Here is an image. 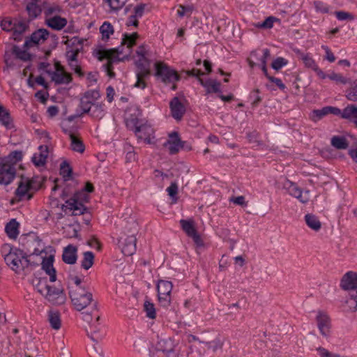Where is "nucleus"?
<instances>
[{
	"instance_id": "nucleus-1",
	"label": "nucleus",
	"mask_w": 357,
	"mask_h": 357,
	"mask_svg": "<svg viewBox=\"0 0 357 357\" xmlns=\"http://www.w3.org/2000/svg\"><path fill=\"white\" fill-rule=\"evenodd\" d=\"M340 287L347 292L341 301L342 307L347 312L357 310V271L350 270L343 274L340 280Z\"/></svg>"
},
{
	"instance_id": "nucleus-2",
	"label": "nucleus",
	"mask_w": 357,
	"mask_h": 357,
	"mask_svg": "<svg viewBox=\"0 0 357 357\" xmlns=\"http://www.w3.org/2000/svg\"><path fill=\"white\" fill-rule=\"evenodd\" d=\"M22 157V152L14 151L6 158L0 159V183L8 185L12 182L16 174V164Z\"/></svg>"
},
{
	"instance_id": "nucleus-3",
	"label": "nucleus",
	"mask_w": 357,
	"mask_h": 357,
	"mask_svg": "<svg viewBox=\"0 0 357 357\" xmlns=\"http://www.w3.org/2000/svg\"><path fill=\"white\" fill-rule=\"evenodd\" d=\"M127 126L132 129L138 139H144L148 144L155 142L154 130L146 121L139 119L138 115H131L126 119Z\"/></svg>"
},
{
	"instance_id": "nucleus-4",
	"label": "nucleus",
	"mask_w": 357,
	"mask_h": 357,
	"mask_svg": "<svg viewBox=\"0 0 357 357\" xmlns=\"http://www.w3.org/2000/svg\"><path fill=\"white\" fill-rule=\"evenodd\" d=\"M5 261L10 268L17 273L22 272L26 275L31 269L32 264L30 259L26 257L22 250L17 248H11L8 253L5 255Z\"/></svg>"
},
{
	"instance_id": "nucleus-5",
	"label": "nucleus",
	"mask_w": 357,
	"mask_h": 357,
	"mask_svg": "<svg viewBox=\"0 0 357 357\" xmlns=\"http://www.w3.org/2000/svg\"><path fill=\"white\" fill-rule=\"evenodd\" d=\"M70 300L78 310L86 308L89 304H93V308L97 309L98 304L93 298V294L89 290H86L82 286H71L69 291Z\"/></svg>"
},
{
	"instance_id": "nucleus-6",
	"label": "nucleus",
	"mask_w": 357,
	"mask_h": 357,
	"mask_svg": "<svg viewBox=\"0 0 357 357\" xmlns=\"http://www.w3.org/2000/svg\"><path fill=\"white\" fill-rule=\"evenodd\" d=\"M37 291L52 304H63L66 296L61 289L49 286L46 281L40 280L36 284Z\"/></svg>"
},
{
	"instance_id": "nucleus-7",
	"label": "nucleus",
	"mask_w": 357,
	"mask_h": 357,
	"mask_svg": "<svg viewBox=\"0 0 357 357\" xmlns=\"http://www.w3.org/2000/svg\"><path fill=\"white\" fill-rule=\"evenodd\" d=\"M137 54L141 58L137 61L138 70L137 71V79L135 86L145 88V78L151 73L150 63L146 58V50L144 46L138 47Z\"/></svg>"
},
{
	"instance_id": "nucleus-8",
	"label": "nucleus",
	"mask_w": 357,
	"mask_h": 357,
	"mask_svg": "<svg viewBox=\"0 0 357 357\" xmlns=\"http://www.w3.org/2000/svg\"><path fill=\"white\" fill-rule=\"evenodd\" d=\"M123 52L122 47L117 49H103V50H98L96 53L98 59L102 60L106 58L107 63L104 65V68L107 71L110 77L115 76V73L112 70V63L116 60H119V55Z\"/></svg>"
},
{
	"instance_id": "nucleus-9",
	"label": "nucleus",
	"mask_w": 357,
	"mask_h": 357,
	"mask_svg": "<svg viewBox=\"0 0 357 357\" xmlns=\"http://www.w3.org/2000/svg\"><path fill=\"white\" fill-rule=\"evenodd\" d=\"M137 237L130 236L121 224V233L118 238L119 245L121 247V251L125 255H132L137 249Z\"/></svg>"
},
{
	"instance_id": "nucleus-10",
	"label": "nucleus",
	"mask_w": 357,
	"mask_h": 357,
	"mask_svg": "<svg viewBox=\"0 0 357 357\" xmlns=\"http://www.w3.org/2000/svg\"><path fill=\"white\" fill-rule=\"evenodd\" d=\"M155 75L160 77L165 83H174L179 80L180 75L177 71L169 68L165 62H156L155 64Z\"/></svg>"
},
{
	"instance_id": "nucleus-11",
	"label": "nucleus",
	"mask_w": 357,
	"mask_h": 357,
	"mask_svg": "<svg viewBox=\"0 0 357 357\" xmlns=\"http://www.w3.org/2000/svg\"><path fill=\"white\" fill-rule=\"evenodd\" d=\"M173 284L172 282L160 280L157 283L158 301L163 307H168L171 303Z\"/></svg>"
},
{
	"instance_id": "nucleus-12",
	"label": "nucleus",
	"mask_w": 357,
	"mask_h": 357,
	"mask_svg": "<svg viewBox=\"0 0 357 357\" xmlns=\"http://www.w3.org/2000/svg\"><path fill=\"white\" fill-rule=\"evenodd\" d=\"M180 225L187 235L192 238L194 243L197 245V247H202V245H204V243L203 242L200 234H199L197 231L195 222L192 220H181Z\"/></svg>"
},
{
	"instance_id": "nucleus-13",
	"label": "nucleus",
	"mask_w": 357,
	"mask_h": 357,
	"mask_svg": "<svg viewBox=\"0 0 357 357\" xmlns=\"http://www.w3.org/2000/svg\"><path fill=\"white\" fill-rule=\"evenodd\" d=\"M31 181L28 178H22L18 185L17 190H15V199L18 201H23V199H30L32 198L33 193L31 192Z\"/></svg>"
},
{
	"instance_id": "nucleus-14",
	"label": "nucleus",
	"mask_w": 357,
	"mask_h": 357,
	"mask_svg": "<svg viewBox=\"0 0 357 357\" xmlns=\"http://www.w3.org/2000/svg\"><path fill=\"white\" fill-rule=\"evenodd\" d=\"M52 79L57 84H67L72 80V75L65 71L59 62L55 63V70L51 73Z\"/></svg>"
},
{
	"instance_id": "nucleus-15",
	"label": "nucleus",
	"mask_w": 357,
	"mask_h": 357,
	"mask_svg": "<svg viewBox=\"0 0 357 357\" xmlns=\"http://www.w3.org/2000/svg\"><path fill=\"white\" fill-rule=\"evenodd\" d=\"M298 57L300 59H302L305 67H308V68H311L314 71L316 72L317 75L321 79H326L327 77V74L324 73L322 69L319 68L315 59H312L310 54H305V53H302L300 50H298Z\"/></svg>"
},
{
	"instance_id": "nucleus-16",
	"label": "nucleus",
	"mask_w": 357,
	"mask_h": 357,
	"mask_svg": "<svg viewBox=\"0 0 357 357\" xmlns=\"http://www.w3.org/2000/svg\"><path fill=\"white\" fill-rule=\"evenodd\" d=\"M286 189L291 195L297 198L301 202H308L310 199L309 190H305L303 192V190H301L295 183L289 181L286 184Z\"/></svg>"
},
{
	"instance_id": "nucleus-17",
	"label": "nucleus",
	"mask_w": 357,
	"mask_h": 357,
	"mask_svg": "<svg viewBox=\"0 0 357 357\" xmlns=\"http://www.w3.org/2000/svg\"><path fill=\"white\" fill-rule=\"evenodd\" d=\"M317 326L323 335H328L331 331V318L326 314L319 311L317 315Z\"/></svg>"
},
{
	"instance_id": "nucleus-18",
	"label": "nucleus",
	"mask_w": 357,
	"mask_h": 357,
	"mask_svg": "<svg viewBox=\"0 0 357 357\" xmlns=\"http://www.w3.org/2000/svg\"><path fill=\"white\" fill-rule=\"evenodd\" d=\"M68 208L72 211L73 215H80V214H84L86 208L83 205L82 202H79L76 197H73V199L67 200V202L62 205V209L64 210V211H67Z\"/></svg>"
},
{
	"instance_id": "nucleus-19",
	"label": "nucleus",
	"mask_w": 357,
	"mask_h": 357,
	"mask_svg": "<svg viewBox=\"0 0 357 357\" xmlns=\"http://www.w3.org/2000/svg\"><path fill=\"white\" fill-rule=\"evenodd\" d=\"M165 145L168 147L169 153L174 154L181 149V146H184V143L181 140L178 132H171Z\"/></svg>"
},
{
	"instance_id": "nucleus-20",
	"label": "nucleus",
	"mask_w": 357,
	"mask_h": 357,
	"mask_svg": "<svg viewBox=\"0 0 357 357\" xmlns=\"http://www.w3.org/2000/svg\"><path fill=\"white\" fill-rule=\"evenodd\" d=\"M189 73L190 75H197L198 76V79L201 84L205 86L207 89L208 92H218L220 89V84L218 82V81H215V79H207V81H204L200 78V75H202V71L199 70V69H192V71H190Z\"/></svg>"
},
{
	"instance_id": "nucleus-21",
	"label": "nucleus",
	"mask_w": 357,
	"mask_h": 357,
	"mask_svg": "<svg viewBox=\"0 0 357 357\" xmlns=\"http://www.w3.org/2000/svg\"><path fill=\"white\" fill-rule=\"evenodd\" d=\"M170 109L172 116L176 120H181L185 112V106L178 97L172 98L171 100Z\"/></svg>"
},
{
	"instance_id": "nucleus-22",
	"label": "nucleus",
	"mask_w": 357,
	"mask_h": 357,
	"mask_svg": "<svg viewBox=\"0 0 357 357\" xmlns=\"http://www.w3.org/2000/svg\"><path fill=\"white\" fill-rule=\"evenodd\" d=\"M121 223L128 234L137 236L139 230V226L135 216H132V215H130L129 217H126L123 218Z\"/></svg>"
},
{
	"instance_id": "nucleus-23",
	"label": "nucleus",
	"mask_w": 357,
	"mask_h": 357,
	"mask_svg": "<svg viewBox=\"0 0 357 357\" xmlns=\"http://www.w3.org/2000/svg\"><path fill=\"white\" fill-rule=\"evenodd\" d=\"M50 33L47 29H38L32 33L29 40H26L24 45H38L47 39Z\"/></svg>"
},
{
	"instance_id": "nucleus-24",
	"label": "nucleus",
	"mask_w": 357,
	"mask_h": 357,
	"mask_svg": "<svg viewBox=\"0 0 357 357\" xmlns=\"http://www.w3.org/2000/svg\"><path fill=\"white\" fill-rule=\"evenodd\" d=\"M43 10L45 14V22L47 26L51 27V18H54L56 13H61V8L57 4H51V3H43Z\"/></svg>"
},
{
	"instance_id": "nucleus-25",
	"label": "nucleus",
	"mask_w": 357,
	"mask_h": 357,
	"mask_svg": "<svg viewBox=\"0 0 357 357\" xmlns=\"http://www.w3.org/2000/svg\"><path fill=\"white\" fill-rule=\"evenodd\" d=\"M42 268L49 275L50 282H55L56 280V271L54 267L53 255H50L47 258H43Z\"/></svg>"
},
{
	"instance_id": "nucleus-26",
	"label": "nucleus",
	"mask_w": 357,
	"mask_h": 357,
	"mask_svg": "<svg viewBox=\"0 0 357 357\" xmlns=\"http://www.w3.org/2000/svg\"><path fill=\"white\" fill-rule=\"evenodd\" d=\"M0 123L3 125L6 129H14L15 125L10 112L0 103Z\"/></svg>"
},
{
	"instance_id": "nucleus-27",
	"label": "nucleus",
	"mask_w": 357,
	"mask_h": 357,
	"mask_svg": "<svg viewBox=\"0 0 357 357\" xmlns=\"http://www.w3.org/2000/svg\"><path fill=\"white\" fill-rule=\"evenodd\" d=\"M48 156L47 146H40L39 151L34 153L32 157V161L36 166L44 165Z\"/></svg>"
},
{
	"instance_id": "nucleus-28",
	"label": "nucleus",
	"mask_w": 357,
	"mask_h": 357,
	"mask_svg": "<svg viewBox=\"0 0 357 357\" xmlns=\"http://www.w3.org/2000/svg\"><path fill=\"white\" fill-rule=\"evenodd\" d=\"M77 249L76 246H74V245H68L66 248H64L62 255L63 260H64L66 263L73 264V263H75L77 258Z\"/></svg>"
},
{
	"instance_id": "nucleus-29",
	"label": "nucleus",
	"mask_w": 357,
	"mask_h": 357,
	"mask_svg": "<svg viewBox=\"0 0 357 357\" xmlns=\"http://www.w3.org/2000/svg\"><path fill=\"white\" fill-rule=\"evenodd\" d=\"M305 221L307 226L314 231H319L322 227V222L319 217L316 216V215H312V213H307L305 215Z\"/></svg>"
},
{
	"instance_id": "nucleus-30",
	"label": "nucleus",
	"mask_w": 357,
	"mask_h": 357,
	"mask_svg": "<svg viewBox=\"0 0 357 357\" xmlns=\"http://www.w3.org/2000/svg\"><path fill=\"white\" fill-rule=\"evenodd\" d=\"M28 22L26 20H18L15 18L13 20V35L14 38L17 39L18 35L24 33L28 29Z\"/></svg>"
},
{
	"instance_id": "nucleus-31",
	"label": "nucleus",
	"mask_w": 357,
	"mask_h": 357,
	"mask_svg": "<svg viewBox=\"0 0 357 357\" xmlns=\"http://www.w3.org/2000/svg\"><path fill=\"white\" fill-rule=\"evenodd\" d=\"M344 119L351 120L357 126V106L356 105H349L342 110Z\"/></svg>"
},
{
	"instance_id": "nucleus-32",
	"label": "nucleus",
	"mask_w": 357,
	"mask_h": 357,
	"mask_svg": "<svg viewBox=\"0 0 357 357\" xmlns=\"http://www.w3.org/2000/svg\"><path fill=\"white\" fill-rule=\"evenodd\" d=\"M67 20L65 17H61L60 13H55L53 18L50 19V27L54 30H61L67 24Z\"/></svg>"
},
{
	"instance_id": "nucleus-33",
	"label": "nucleus",
	"mask_w": 357,
	"mask_h": 357,
	"mask_svg": "<svg viewBox=\"0 0 357 357\" xmlns=\"http://www.w3.org/2000/svg\"><path fill=\"white\" fill-rule=\"evenodd\" d=\"M139 36L138 33H132L131 34H128V33H125L123 34L121 45H126L128 48V52H130V48L132 45H135L136 40Z\"/></svg>"
},
{
	"instance_id": "nucleus-34",
	"label": "nucleus",
	"mask_w": 357,
	"mask_h": 357,
	"mask_svg": "<svg viewBox=\"0 0 357 357\" xmlns=\"http://www.w3.org/2000/svg\"><path fill=\"white\" fill-rule=\"evenodd\" d=\"M48 320L54 329H59L61 326V314L59 311H49Z\"/></svg>"
},
{
	"instance_id": "nucleus-35",
	"label": "nucleus",
	"mask_w": 357,
	"mask_h": 357,
	"mask_svg": "<svg viewBox=\"0 0 357 357\" xmlns=\"http://www.w3.org/2000/svg\"><path fill=\"white\" fill-rule=\"evenodd\" d=\"M69 137L71 142V149H73V151H79L80 153H82V151H84L85 149V146L82 140L78 138V137H76L75 134H72V132H70Z\"/></svg>"
},
{
	"instance_id": "nucleus-36",
	"label": "nucleus",
	"mask_w": 357,
	"mask_h": 357,
	"mask_svg": "<svg viewBox=\"0 0 357 357\" xmlns=\"http://www.w3.org/2000/svg\"><path fill=\"white\" fill-rule=\"evenodd\" d=\"M43 8L40 4L34 3L33 0L26 5V11L31 18H36V17H38V15L40 14Z\"/></svg>"
},
{
	"instance_id": "nucleus-37",
	"label": "nucleus",
	"mask_w": 357,
	"mask_h": 357,
	"mask_svg": "<svg viewBox=\"0 0 357 357\" xmlns=\"http://www.w3.org/2000/svg\"><path fill=\"white\" fill-rule=\"evenodd\" d=\"M19 222L16 220H11L6 226L5 230L10 238L17 236Z\"/></svg>"
},
{
	"instance_id": "nucleus-38",
	"label": "nucleus",
	"mask_w": 357,
	"mask_h": 357,
	"mask_svg": "<svg viewBox=\"0 0 357 357\" xmlns=\"http://www.w3.org/2000/svg\"><path fill=\"white\" fill-rule=\"evenodd\" d=\"M331 144L337 149H347L349 143L344 137H333L331 139Z\"/></svg>"
},
{
	"instance_id": "nucleus-39",
	"label": "nucleus",
	"mask_w": 357,
	"mask_h": 357,
	"mask_svg": "<svg viewBox=\"0 0 357 357\" xmlns=\"http://www.w3.org/2000/svg\"><path fill=\"white\" fill-rule=\"evenodd\" d=\"M94 257L93 252H85L82 259V267L85 270H89L94 263Z\"/></svg>"
},
{
	"instance_id": "nucleus-40",
	"label": "nucleus",
	"mask_w": 357,
	"mask_h": 357,
	"mask_svg": "<svg viewBox=\"0 0 357 357\" xmlns=\"http://www.w3.org/2000/svg\"><path fill=\"white\" fill-rule=\"evenodd\" d=\"M328 77H329L331 80H334L336 83H342V84H347V83L351 82L349 78H346L342 74L335 73V71H331V73L328 74Z\"/></svg>"
},
{
	"instance_id": "nucleus-41",
	"label": "nucleus",
	"mask_w": 357,
	"mask_h": 357,
	"mask_svg": "<svg viewBox=\"0 0 357 357\" xmlns=\"http://www.w3.org/2000/svg\"><path fill=\"white\" fill-rule=\"evenodd\" d=\"M13 52L15 54V56L20 59L29 60L31 56L27 50L22 49V47H20V46H13Z\"/></svg>"
},
{
	"instance_id": "nucleus-42",
	"label": "nucleus",
	"mask_w": 357,
	"mask_h": 357,
	"mask_svg": "<svg viewBox=\"0 0 357 357\" xmlns=\"http://www.w3.org/2000/svg\"><path fill=\"white\" fill-rule=\"evenodd\" d=\"M172 344V339H160L157 343V348L159 350H162L166 354L167 357H168V353L169 351V346Z\"/></svg>"
},
{
	"instance_id": "nucleus-43",
	"label": "nucleus",
	"mask_w": 357,
	"mask_h": 357,
	"mask_svg": "<svg viewBox=\"0 0 357 357\" xmlns=\"http://www.w3.org/2000/svg\"><path fill=\"white\" fill-rule=\"evenodd\" d=\"M144 307L148 317H150V319H155L156 317V309L153 303H151L150 301H145Z\"/></svg>"
},
{
	"instance_id": "nucleus-44",
	"label": "nucleus",
	"mask_w": 357,
	"mask_h": 357,
	"mask_svg": "<svg viewBox=\"0 0 357 357\" xmlns=\"http://www.w3.org/2000/svg\"><path fill=\"white\" fill-rule=\"evenodd\" d=\"M271 55V52L269 49H264L263 54L261 58L260 59V61L261 63V70L265 73V75L268 77V70H267V61Z\"/></svg>"
},
{
	"instance_id": "nucleus-45",
	"label": "nucleus",
	"mask_w": 357,
	"mask_h": 357,
	"mask_svg": "<svg viewBox=\"0 0 357 357\" xmlns=\"http://www.w3.org/2000/svg\"><path fill=\"white\" fill-rule=\"evenodd\" d=\"M193 9L192 6H179L177 10V14L179 17H184V15L190 17Z\"/></svg>"
},
{
	"instance_id": "nucleus-46",
	"label": "nucleus",
	"mask_w": 357,
	"mask_h": 357,
	"mask_svg": "<svg viewBox=\"0 0 357 357\" xmlns=\"http://www.w3.org/2000/svg\"><path fill=\"white\" fill-rule=\"evenodd\" d=\"M100 31L103 38H109L110 33H114V29L110 22H103L100 26Z\"/></svg>"
},
{
	"instance_id": "nucleus-47",
	"label": "nucleus",
	"mask_w": 357,
	"mask_h": 357,
	"mask_svg": "<svg viewBox=\"0 0 357 357\" xmlns=\"http://www.w3.org/2000/svg\"><path fill=\"white\" fill-rule=\"evenodd\" d=\"M319 357H347L340 355V354H334L331 352L328 349H324V347H318L317 349Z\"/></svg>"
},
{
	"instance_id": "nucleus-48",
	"label": "nucleus",
	"mask_w": 357,
	"mask_h": 357,
	"mask_svg": "<svg viewBox=\"0 0 357 357\" xmlns=\"http://www.w3.org/2000/svg\"><path fill=\"white\" fill-rule=\"evenodd\" d=\"M328 113H329L328 106H326V107H323L321 110H314L312 112L311 118L314 121H317V120H320V119H322V117L328 114Z\"/></svg>"
},
{
	"instance_id": "nucleus-49",
	"label": "nucleus",
	"mask_w": 357,
	"mask_h": 357,
	"mask_svg": "<svg viewBox=\"0 0 357 357\" xmlns=\"http://www.w3.org/2000/svg\"><path fill=\"white\" fill-rule=\"evenodd\" d=\"M206 344L207 348L215 351V350L221 349V348H222L223 342H222L221 339H219V337H216V339H214L211 342H208Z\"/></svg>"
},
{
	"instance_id": "nucleus-50",
	"label": "nucleus",
	"mask_w": 357,
	"mask_h": 357,
	"mask_svg": "<svg viewBox=\"0 0 357 357\" xmlns=\"http://www.w3.org/2000/svg\"><path fill=\"white\" fill-rule=\"evenodd\" d=\"M1 26L3 30L13 31L14 33V20L11 18H5L1 21Z\"/></svg>"
},
{
	"instance_id": "nucleus-51",
	"label": "nucleus",
	"mask_w": 357,
	"mask_h": 357,
	"mask_svg": "<svg viewBox=\"0 0 357 357\" xmlns=\"http://www.w3.org/2000/svg\"><path fill=\"white\" fill-rule=\"evenodd\" d=\"M91 114L94 117L100 119L104 114V109L102 105H98V103H92Z\"/></svg>"
},
{
	"instance_id": "nucleus-52",
	"label": "nucleus",
	"mask_w": 357,
	"mask_h": 357,
	"mask_svg": "<svg viewBox=\"0 0 357 357\" xmlns=\"http://www.w3.org/2000/svg\"><path fill=\"white\" fill-rule=\"evenodd\" d=\"M169 195L172 198L173 201H177L176 195L178 192V186L177 183H172V184L167 188Z\"/></svg>"
},
{
	"instance_id": "nucleus-53",
	"label": "nucleus",
	"mask_w": 357,
	"mask_h": 357,
	"mask_svg": "<svg viewBox=\"0 0 357 357\" xmlns=\"http://www.w3.org/2000/svg\"><path fill=\"white\" fill-rule=\"evenodd\" d=\"M60 173L63 176H70L72 168L68 162H62L60 166Z\"/></svg>"
},
{
	"instance_id": "nucleus-54",
	"label": "nucleus",
	"mask_w": 357,
	"mask_h": 357,
	"mask_svg": "<svg viewBox=\"0 0 357 357\" xmlns=\"http://www.w3.org/2000/svg\"><path fill=\"white\" fill-rule=\"evenodd\" d=\"M127 0H107L109 6L112 10H119L124 6Z\"/></svg>"
},
{
	"instance_id": "nucleus-55",
	"label": "nucleus",
	"mask_w": 357,
	"mask_h": 357,
	"mask_svg": "<svg viewBox=\"0 0 357 357\" xmlns=\"http://www.w3.org/2000/svg\"><path fill=\"white\" fill-rule=\"evenodd\" d=\"M337 18L340 19V20H352V19H354V15L352 13H349V12H345V10H337V12L335 13Z\"/></svg>"
},
{
	"instance_id": "nucleus-56",
	"label": "nucleus",
	"mask_w": 357,
	"mask_h": 357,
	"mask_svg": "<svg viewBox=\"0 0 357 357\" xmlns=\"http://www.w3.org/2000/svg\"><path fill=\"white\" fill-rule=\"evenodd\" d=\"M346 97L352 101H357V85L347 90Z\"/></svg>"
},
{
	"instance_id": "nucleus-57",
	"label": "nucleus",
	"mask_w": 357,
	"mask_h": 357,
	"mask_svg": "<svg viewBox=\"0 0 357 357\" xmlns=\"http://www.w3.org/2000/svg\"><path fill=\"white\" fill-rule=\"evenodd\" d=\"M287 63H288L287 59H283V57H278L272 62V68L275 70H280V68H282Z\"/></svg>"
},
{
	"instance_id": "nucleus-58",
	"label": "nucleus",
	"mask_w": 357,
	"mask_h": 357,
	"mask_svg": "<svg viewBox=\"0 0 357 357\" xmlns=\"http://www.w3.org/2000/svg\"><path fill=\"white\" fill-rule=\"evenodd\" d=\"M167 357H183V354H181L180 349L176 351L174 349V343L171 339V344L169 346V350L167 353Z\"/></svg>"
},
{
	"instance_id": "nucleus-59",
	"label": "nucleus",
	"mask_w": 357,
	"mask_h": 357,
	"mask_svg": "<svg viewBox=\"0 0 357 357\" xmlns=\"http://www.w3.org/2000/svg\"><path fill=\"white\" fill-rule=\"evenodd\" d=\"M92 104L90 100H88V99H83L82 100V107L84 111V112H91L92 109Z\"/></svg>"
},
{
	"instance_id": "nucleus-60",
	"label": "nucleus",
	"mask_w": 357,
	"mask_h": 357,
	"mask_svg": "<svg viewBox=\"0 0 357 357\" xmlns=\"http://www.w3.org/2000/svg\"><path fill=\"white\" fill-rule=\"evenodd\" d=\"M79 54L78 50H75V52H68L67 58L69 61V66H73V62L75 61L76 58Z\"/></svg>"
},
{
	"instance_id": "nucleus-61",
	"label": "nucleus",
	"mask_w": 357,
	"mask_h": 357,
	"mask_svg": "<svg viewBox=\"0 0 357 357\" xmlns=\"http://www.w3.org/2000/svg\"><path fill=\"white\" fill-rule=\"evenodd\" d=\"M314 6L318 11H321L322 13H328L329 11L328 6H326L322 1H316Z\"/></svg>"
},
{
	"instance_id": "nucleus-62",
	"label": "nucleus",
	"mask_w": 357,
	"mask_h": 357,
	"mask_svg": "<svg viewBox=\"0 0 357 357\" xmlns=\"http://www.w3.org/2000/svg\"><path fill=\"white\" fill-rule=\"evenodd\" d=\"M145 9V4H139L135 7V18L138 19L142 17Z\"/></svg>"
},
{
	"instance_id": "nucleus-63",
	"label": "nucleus",
	"mask_w": 357,
	"mask_h": 357,
	"mask_svg": "<svg viewBox=\"0 0 357 357\" xmlns=\"http://www.w3.org/2000/svg\"><path fill=\"white\" fill-rule=\"evenodd\" d=\"M195 347L197 349L199 354L200 356H202V354H204L206 348L207 347L206 342H199L197 346H195Z\"/></svg>"
},
{
	"instance_id": "nucleus-64",
	"label": "nucleus",
	"mask_w": 357,
	"mask_h": 357,
	"mask_svg": "<svg viewBox=\"0 0 357 357\" xmlns=\"http://www.w3.org/2000/svg\"><path fill=\"white\" fill-rule=\"evenodd\" d=\"M275 20H276V18L272 17V16H271L270 17L266 18L265 20L261 23V27H273V24Z\"/></svg>"
}]
</instances>
